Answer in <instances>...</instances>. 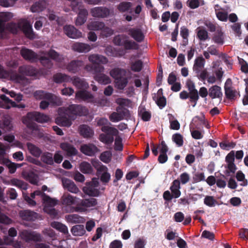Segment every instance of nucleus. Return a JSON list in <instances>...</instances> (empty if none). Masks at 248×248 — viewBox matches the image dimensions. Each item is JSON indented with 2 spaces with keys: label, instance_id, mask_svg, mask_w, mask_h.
<instances>
[{
  "label": "nucleus",
  "instance_id": "1",
  "mask_svg": "<svg viewBox=\"0 0 248 248\" xmlns=\"http://www.w3.org/2000/svg\"><path fill=\"white\" fill-rule=\"evenodd\" d=\"M25 200L30 206H34L36 202L33 199H35V197H40L44 204V211L49 214L52 217H57L58 213L54 207L58 203V201L56 199L51 198L46 196L40 190H36L31 194V197L23 193Z\"/></svg>",
  "mask_w": 248,
  "mask_h": 248
},
{
  "label": "nucleus",
  "instance_id": "2",
  "mask_svg": "<svg viewBox=\"0 0 248 248\" xmlns=\"http://www.w3.org/2000/svg\"><path fill=\"white\" fill-rule=\"evenodd\" d=\"M34 96L36 99L42 100L40 107L42 109H45L51 105H59L60 102V97L44 91L39 90L35 92Z\"/></svg>",
  "mask_w": 248,
  "mask_h": 248
},
{
  "label": "nucleus",
  "instance_id": "3",
  "mask_svg": "<svg viewBox=\"0 0 248 248\" xmlns=\"http://www.w3.org/2000/svg\"><path fill=\"white\" fill-rule=\"evenodd\" d=\"M20 53L22 56L26 60L32 62H35L39 60L44 66L50 69L52 66V63L51 60L45 56H41L40 54H37L32 51L31 50L23 48Z\"/></svg>",
  "mask_w": 248,
  "mask_h": 248
},
{
  "label": "nucleus",
  "instance_id": "4",
  "mask_svg": "<svg viewBox=\"0 0 248 248\" xmlns=\"http://www.w3.org/2000/svg\"><path fill=\"white\" fill-rule=\"evenodd\" d=\"M80 199L69 194H63L61 198L63 209L66 213L78 212Z\"/></svg>",
  "mask_w": 248,
  "mask_h": 248
},
{
  "label": "nucleus",
  "instance_id": "5",
  "mask_svg": "<svg viewBox=\"0 0 248 248\" xmlns=\"http://www.w3.org/2000/svg\"><path fill=\"white\" fill-rule=\"evenodd\" d=\"M12 16L10 13L1 12L0 13V37L2 38V35L5 30L6 29L10 32L16 33V23H8L5 25L6 22H8L12 18Z\"/></svg>",
  "mask_w": 248,
  "mask_h": 248
},
{
  "label": "nucleus",
  "instance_id": "6",
  "mask_svg": "<svg viewBox=\"0 0 248 248\" xmlns=\"http://www.w3.org/2000/svg\"><path fill=\"white\" fill-rule=\"evenodd\" d=\"M101 130L104 133L99 135V139L100 141L108 145L111 144L113 142V136H117L119 133L116 128L110 126H102Z\"/></svg>",
  "mask_w": 248,
  "mask_h": 248
},
{
  "label": "nucleus",
  "instance_id": "7",
  "mask_svg": "<svg viewBox=\"0 0 248 248\" xmlns=\"http://www.w3.org/2000/svg\"><path fill=\"white\" fill-rule=\"evenodd\" d=\"M49 120L48 116L37 111L29 112L26 117L23 118V123L28 127L31 126V122L33 121L43 123L47 122Z\"/></svg>",
  "mask_w": 248,
  "mask_h": 248
},
{
  "label": "nucleus",
  "instance_id": "8",
  "mask_svg": "<svg viewBox=\"0 0 248 248\" xmlns=\"http://www.w3.org/2000/svg\"><path fill=\"white\" fill-rule=\"evenodd\" d=\"M59 116L56 119L57 124L65 127H69L72 124V121L75 119V117L67 115L65 108H59L58 109Z\"/></svg>",
  "mask_w": 248,
  "mask_h": 248
},
{
  "label": "nucleus",
  "instance_id": "9",
  "mask_svg": "<svg viewBox=\"0 0 248 248\" xmlns=\"http://www.w3.org/2000/svg\"><path fill=\"white\" fill-rule=\"evenodd\" d=\"M114 43L117 46H123L126 49H137V45L133 41H129L124 35H118L113 39Z\"/></svg>",
  "mask_w": 248,
  "mask_h": 248
},
{
  "label": "nucleus",
  "instance_id": "10",
  "mask_svg": "<svg viewBox=\"0 0 248 248\" xmlns=\"http://www.w3.org/2000/svg\"><path fill=\"white\" fill-rule=\"evenodd\" d=\"M97 204L96 199L91 198L79 200V205H78V212L82 213L93 210Z\"/></svg>",
  "mask_w": 248,
  "mask_h": 248
},
{
  "label": "nucleus",
  "instance_id": "11",
  "mask_svg": "<svg viewBox=\"0 0 248 248\" xmlns=\"http://www.w3.org/2000/svg\"><path fill=\"white\" fill-rule=\"evenodd\" d=\"M130 116L129 111L126 108L119 106L116 108V112H113L110 115L109 120L113 123L118 122Z\"/></svg>",
  "mask_w": 248,
  "mask_h": 248
},
{
  "label": "nucleus",
  "instance_id": "12",
  "mask_svg": "<svg viewBox=\"0 0 248 248\" xmlns=\"http://www.w3.org/2000/svg\"><path fill=\"white\" fill-rule=\"evenodd\" d=\"M99 186L98 180L97 178H93L92 181L83 188L84 193L89 196L96 197L99 195V191L98 188Z\"/></svg>",
  "mask_w": 248,
  "mask_h": 248
},
{
  "label": "nucleus",
  "instance_id": "13",
  "mask_svg": "<svg viewBox=\"0 0 248 248\" xmlns=\"http://www.w3.org/2000/svg\"><path fill=\"white\" fill-rule=\"evenodd\" d=\"M65 110L67 115L73 116L75 117V118L77 115L85 116L89 113V111L86 107L75 104L70 105L67 108H65Z\"/></svg>",
  "mask_w": 248,
  "mask_h": 248
},
{
  "label": "nucleus",
  "instance_id": "14",
  "mask_svg": "<svg viewBox=\"0 0 248 248\" xmlns=\"http://www.w3.org/2000/svg\"><path fill=\"white\" fill-rule=\"evenodd\" d=\"M76 99L79 101H83L87 103L96 104V99L90 92L84 90H80L76 92Z\"/></svg>",
  "mask_w": 248,
  "mask_h": 248
},
{
  "label": "nucleus",
  "instance_id": "15",
  "mask_svg": "<svg viewBox=\"0 0 248 248\" xmlns=\"http://www.w3.org/2000/svg\"><path fill=\"white\" fill-rule=\"evenodd\" d=\"M18 26L23 31L27 38L30 39L35 38L36 35L33 31L32 26L27 20H21L19 23Z\"/></svg>",
  "mask_w": 248,
  "mask_h": 248
},
{
  "label": "nucleus",
  "instance_id": "16",
  "mask_svg": "<svg viewBox=\"0 0 248 248\" xmlns=\"http://www.w3.org/2000/svg\"><path fill=\"white\" fill-rule=\"evenodd\" d=\"M20 236L26 241H40L42 237L41 235L36 232H31L27 230H24L20 233Z\"/></svg>",
  "mask_w": 248,
  "mask_h": 248
},
{
  "label": "nucleus",
  "instance_id": "17",
  "mask_svg": "<svg viewBox=\"0 0 248 248\" xmlns=\"http://www.w3.org/2000/svg\"><path fill=\"white\" fill-rule=\"evenodd\" d=\"M91 13L93 16L105 18L109 15V10L105 7H96L91 9Z\"/></svg>",
  "mask_w": 248,
  "mask_h": 248
},
{
  "label": "nucleus",
  "instance_id": "18",
  "mask_svg": "<svg viewBox=\"0 0 248 248\" xmlns=\"http://www.w3.org/2000/svg\"><path fill=\"white\" fill-rule=\"evenodd\" d=\"M80 150L83 154L90 156H93L99 151L98 148L91 143L81 145Z\"/></svg>",
  "mask_w": 248,
  "mask_h": 248
},
{
  "label": "nucleus",
  "instance_id": "19",
  "mask_svg": "<svg viewBox=\"0 0 248 248\" xmlns=\"http://www.w3.org/2000/svg\"><path fill=\"white\" fill-rule=\"evenodd\" d=\"M65 33L70 38L78 39L82 37V33L73 26L66 25L63 28Z\"/></svg>",
  "mask_w": 248,
  "mask_h": 248
},
{
  "label": "nucleus",
  "instance_id": "20",
  "mask_svg": "<svg viewBox=\"0 0 248 248\" xmlns=\"http://www.w3.org/2000/svg\"><path fill=\"white\" fill-rule=\"evenodd\" d=\"M62 182L63 188L68 191L74 194L78 193L79 192L78 188L72 180L66 178H62Z\"/></svg>",
  "mask_w": 248,
  "mask_h": 248
},
{
  "label": "nucleus",
  "instance_id": "21",
  "mask_svg": "<svg viewBox=\"0 0 248 248\" xmlns=\"http://www.w3.org/2000/svg\"><path fill=\"white\" fill-rule=\"evenodd\" d=\"M62 151L68 156L75 155L78 153V150L71 144L64 142L60 145Z\"/></svg>",
  "mask_w": 248,
  "mask_h": 248
},
{
  "label": "nucleus",
  "instance_id": "22",
  "mask_svg": "<svg viewBox=\"0 0 248 248\" xmlns=\"http://www.w3.org/2000/svg\"><path fill=\"white\" fill-rule=\"evenodd\" d=\"M72 48L74 51L79 53H87L92 49L90 45L79 42L74 43L72 45Z\"/></svg>",
  "mask_w": 248,
  "mask_h": 248
},
{
  "label": "nucleus",
  "instance_id": "23",
  "mask_svg": "<svg viewBox=\"0 0 248 248\" xmlns=\"http://www.w3.org/2000/svg\"><path fill=\"white\" fill-rule=\"evenodd\" d=\"M88 60L89 62L93 64H106L108 62V59L101 55L93 54L89 56Z\"/></svg>",
  "mask_w": 248,
  "mask_h": 248
},
{
  "label": "nucleus",
  "instance_id": "24",
  "mask_svg": "<svg viewBox=\"0 0 248 248\" xmlns=\"http://www.w3.org/2000/svg\"><path fill=\"white\" fill-rule=\"evenodd\" d=\"M79 132L84 138H91L94 135V131L92 128L86 124H82L79 127Z\"/></svg>",
  "mask_w": 248,
  "mask_h": 248
},
{
  "label": "nucleus",
  "instance_id": "25",
  "mask_svg": "<svg viewBox=\"0 0 248 248\" xmlns=\"http://www.w3.org/2000/svg\"><path fill=\"white\" fill-rule=\"evenodd\" d=\"M72 84L78 89L86 90L89 88L88 83L83 78L74 77L71 80Z\"/></svg>",
  "mask_w": 248,
  "mask_h": 248
},
{
  "label": "nucleus",
  "instance_id": "26",
  "mask_svg": "<svg viewBox=\"0 0 248 248\" xmlns=\"http://www.w3.org/2000/svg\"><path fill=\"white\" fill-rule=\"evenodd\" d=\"M224 88L227 97L230 99H234L237 92L232 87V81L230 79L227 80L225 83Z\"/></svg>",
  "mask_w": 248,
  "mask_h": 248
},
{
  "label": "nucleus",
  "instance_id": "27",
  "mask_svg": "<svg viewBox=\"0 0 248 248\" xmlns=\"http://www.w3.org/2000/svg\"><path fill=\"white\" fill-rule=\"evenodd\" d=\"M94 79L99 84L102 85H107L111 82V78L103 72H98L94 76Z\"/></svg>",
  "mask_w": 248,
  "mask_h": 248
},
{
  "label": "nucleus",
  "instance_id": "28",
  "mask_svg": "<svg viewBox=\"0 0 248 248\" xmlns=\"http://www.w3.org/2000/svg\"><path fill=\"white\" fill-rule=\"evenodd\" d=\"M83 65V62L82 61H73L68 64L66 69L70 72L76 73Z\"/></svg>",
  "mask_w": 248,
  "mask_h": 248
},
{
  "label": "nucleus",
  "instance_id": "29",
  "mask_svg": "<svg viewBox=\"0 0 248 248\" xmlns=\"http://www.w3.org/2000/svg\"><path fill=\"white\" fill-rule=\"evenodd\" d=\"M20 217L22 219L28 221H33L38 217V214L30 210H23L19 212Z\"/></svg>",
  "mask_w": 248,
  "mask_h": 248
},
{
  "label": "nucleus",
  "instance_id": "30",
  "mask_svg": "<svg viewBox=\"0 0 248 248\" xmlns=\"http://www.w3.org/2000/svg\"><path fill=\"white\" fill-rule=\"evenodd\" d=\"M126 71L125 69L115 67L109 71L110 76L115 80L125 76Z\"/></svg>",
  "mask_w": 248,
  "mask_h": 248
},
{
  "label": "nucleus",
  "instance_id": "31",
  "mask_svg": "<svg viewBox=\"0 0 248 248\" xmlns=\"http://www.w3.org/2000/svg\"><path fill=\"white\" fill-rule=\"evenodd\" d=\"M65 219L69 223H83L85 221V219L77 214L68 215L65 216Z\"/></svg>",
  "mask_w": 248,
  "mask_h": 248
},
{
  "label": "nucleus",
  "instance_id": "32",
  "mask_svg": "<svg viewBox=\"0 0 248 248\" xmlns=\"http://www.w3.org/2000/svg\"><path fill=\"white\" fill-rule=\"evenodd\" d=\"M180 182L179 180H175L173 181L172 184L170 187L172 194L175 198H178L181 195Z\"/></svg>",
  "mask_w": 248,
  "mask_h": 248
},
{
  "label": "nucleus",
  "instance_id": "33",
  "mask_svg": "<svg viewBox=\"0 0 248 248\" xmlns=\"http://www.w3.org/2000/svg\"><path fill=\"white\" fill-rule=\"evenodd\" d=\"M219 6L217 4L215 6V10L216 12V15L218 20L225 22L227 21L228 16L227 12L224 11L223 9H219Z\"/></svg>",
  "mask_w": 248,
  "mask_h": 248
},
{
  "label": "nucleus",
  "instance_id": "34",
  "mask_svg": "<svg viewBox=\"0 0 248 248\" xmlns=\"http://www.w3.org/2000/svg\"><path fill=\"white\" fill-rule=\"evenodd\" d=\"M128 34L138 42H140L143 39V35L139 29H130L128 30Z\"/></svg>",
  "mask_w": 248,
  "mask_h": 248
},
{
  "label": "nucleus",
  "instance_id": "35",
  "mask_svg": "<svg viewBox=\"0 0 248 248\" xmlns=\"http://www.w3.org/2000/svg\"><path fill=\"white\" fill-rule=\"evenodd\" d=\"M209 95L213 99L221 97L222 93L220 87L217 85L211 87L209 90Z\"/></svg>",
  "mask_w": 248,
  "mask_h": 248
},
{
  "label": "nucleus",
  "instance_id": "36",
  "mask_svg": "<svg viewBox=\"0 0 248 248\" xmlns=\"http://www.w3.org/2000/svg\"><path fill=\"white\" fill-rule=\"evenodd\" d=\"M46 2L44 0L36 2L31 8L32 13H39L46 8Z\"/></svg>",
  "mask_w": 248,
  "mask_h": 248
},
{
  "label": "nucleus",
  "instance_id": "37",
  "mask_svg": "<svg viewBox=\"0 0 248 248\" xmlns=\"http://www.w3.org/2000/svg\"><path fill=\"white\" fill-rule=\"evenodd\" d=\"M71 79V78L65 74L57 73L53 76V80L57 83L70 82Z\"/></svg>",
  "mask_w": 248,
  "mask_h": 248
},
{
  "label": "nucleus",
  "instance_id": "38",
  "mask_svg": "<svg viewBox=\"0 0 248 248\" xmlns=\"http://www.w3.org/2000/svg\"><path fill=\"white\" fill-rule=\"evenodd\" d=\"M205 64V60L202 57L196 58L193 65V70L196 73H199L202 70Z\"/></svg>",
  "mask_w": 248,
  "mask_h": 248
},
{
  "label": "nucleus",
  "instance_id": "39",
  "mask_svg": "<svg viewBox=\"0 0 248 248\" xmlns=\"http://www.w3.org/2000/svg\"><path fill=\"white\" fill-rule=\"evenodd\" d=\"M138 114L144 121H149L151 119V113L142 105L139 107Z\"/></svg>",
  "mask_w": 248,
  "mask_h": 248
},
{
  "label": "nucleus",
  "instance_id": "40",
  "mask_svg": "<svg viewBox=\"0 0 248 248\" xmlns=\"http://www.w3.org/2000/svg\"><path fill=\"white\" fill-rule=\"evenodd\" d=\"M104 27V23L98 21H92L88 24L89 30L101 31Z\"/></svg>",
  "mask_w": 248,
  "mask_h": 248
},
{
  "label": "nucleus",
  "instance_id": "41",
  "mask_svg": "<svg viewBox=\"0 0 248 248\" xmlns=\"http://www.w3.org/2000/svg\"><path fill=\"white\" fill-rule=\"evenodd\" d=\"M79 170L82 173L85 174H91L93 171L91 165L86 161H83L80 164Z\"/></svg>",
  "mask_w": 248,
  "mask_h": 248
},
{
  "label": "nucleus",
  "instance_id": "42",
  "mask_svg": "<svg viewBox=\"0 0 248 248\" xmlns=\"http://www.w3.org/2000/svg\"><path fill=\"white\" fill-rule=\"evenodd\" d=\"M224 35L220 29H217V31L213 37V41L218 45L224 43Z\"/></svg>",
  "mask_w": 248,
  "mask_h": 248
},
{
  "label": "nucleus",
  "instance_id": "43",
  "mask_svg": "<svg viewBox=\"0 0 248 248\" xmlns=\"http://www.w3.org/2000/svg\"><path fill=\"white\" fill-rule=\"evenodd\" d=\"M71 232L75 236H82L86 232L84 227L82 225H77L73 226L71 228Z\"/></svg>",
  "mask_w": 248,
  "mask_h": 248
},
{
  "label": "nucleus",
  "instance_id": "44",
  "mask_svg": "<svg viewBox=\"0 0 248 248\" xmlns=\"http://www.w3.org/2000/svg\"><path fill=\"white\" fill-rule=\"evenodd\" d=\"M51 226L53 228L58 230L59 231L64 234H67L68 233V230L67 226L59 222H52L51 223Z\"/></svg>",
  "mask_w": 248,
  "mask_h": 248
},
{
  "label": "nucleus",
  "instance_id": "45",
  "mask_svg": "<svg viewBox=\"0 0 248 248\" xmlns=\"http://www.w3.org/2000/svg\"><path fill=\"white\" fill-rule=\"evenodd\" d=\"M116 87L120 90L124 89L128 84V78L125 77H122L115 80Z\"/></svg>",
  "mask_w": 248,
  "mask_h": 248
},
{
  "label": "nucleus",
  "instance_id": "46",
  "mask_svg": "<svg viewBox=\"0 0 248 248\" xmlns=\"http://www.w3.org/2000/svg\"><path fill=\"white\" fill-rule=\"evenodd\" d=\"M85 69L88 72H93L95 75L96 73L104 72V67L103 66H93L91 64H87L85 66Z\"/></svg>",
  "mask_w": 248,
  "mask_h": 248
},
{
  "label": "nucleus",
  "instance_id": "47",
  "mask_svg": "<svg viewBox=\"0 0 248 248\" xmlns=\"http://www.w3.org/2000/svg\"><path fill=\"white\" fill-rule=\"evenodd\" d=\"M12 124L10 120L5 118L2 121L0 120V128L6 131H10L12 129Z\"/></svg>",
  "mask_w": 248,
  "mask_h": 248
},
{
  "label": "nucleus",
  "instance_id": "48",
  "mask_svg": "<svg viewBox=\"0 0 248 248\" xmlns=\"http://www.w3.org/2000/svg\"><path fill=\"white\" fill-rule=\"evenodd\" d=\"M236 178L238 182H240V185L243 186H246L248 185V180L245 178V174L240 170L237 172Z\"/></svg>",
  "mask_w": 248,
  "mask_h": 248
},
{
  "label": "nucleus",
  "instance_id": "49",
  "mask_svg": "<svg viewBox=\"0 0 248 248\" xmlns=\"http://www.w3.org/2000/svg\"><path fill=\"white\" fill-rule=\"evenodd\" d=\"M101 169L103 171V173L101 176L100 180L103 183H107L110 179V174L107 172L108 168L106 167L102 166Z\"/></svg>",
  "mask_w": 248,
  "mask_h": 248
},
{
  "label": "nucleus",
  "instance_id": "50",
  "mask_svg": "<svg viewBox=\"0 0 248 248\" xmlns=\"http://www.w3.org/2000/svg\"><path fill=\"white\" fill-rule=\"evenodd\" d=\"M27 146L30 152L33 155L36 157L39 156L41 154V151L38 147L31 143H28Z\"/></svg>",
  "mask_w": 248,
  "mask_h": 248
},
{
  "label": "nucleus",
  "instance_id": "51",
  "mask_svg": "<svg viewBox=\"0 0 248 248\" xmlns=\"http://www.w3.org/2000/svg\"><path fill=\"white\" fill-rule=\"evenodd\" d=\"M23 175L26 177L27 180H28L33 185L38 184L39 182L38 176L33 172L29 173L27 176H25L24 173H23Z\"/></svg>",
  "mask_w": 248,
  "mask_h": 248
},
{
  "label": "nucleus",
  "instance_id": "52",
  "mask_svg": "<svg viewBox=\"0 0 248 248\" xmlns=\"http://www.w3.org/2000/svg\"><path fill=\"white\" fill-rule=\"evenodd\" d=\"M186 3L189 8L194 9L198 8L201 4H203V0H188Z\"/></svg>",
  "mask_w": 248,
  "mask_h": 248
},
{
  "label": "nucleus",
  "instance_id": "53",
  "mask_svg": "<svg viewBox=\"0 0 248 248\" xmlns=\"http://www.w3.org/2000/svg\"><path fill=\"white\" fill-rule=\"evenodd\" d=\"M218 62H214L213 63V68L216 69L214 73H215L217 78L218 80H220L223 75V71H222V69L221 67H217L216 68L217 66H218Z\"/></svg>",
  "mask_w": 248,
  "mask_h": 248
},
{
  "label": "nucleus",
  "instance_id": "54",
  "mask_svg": "<svg viewBox=\"0 0 248 248\" xmlns=\"http://www.w3.org/2000/svg\"><path fill=\"white\" fill-rule=\"evenodd\" d=\"M41 159L44 162L51 165L53 163V155L50 153H46L41 156Z\"/></svg>",
  "mask_w": 248,
  "mask_h": 248
},
{
  "label": "nucleus",
  "instance_id": "55",
  "mask_svg": "<svg viewBox=\"0 0 248 248\" xmlns=\"http://www.w3.org/2000/svg\"><path fill=\"white\" fill-rule=\"evenodd\" d=\"M132 6L130 2H122L118 6V10L122 13L128 11Z\"/></svg>",
  "mask_w": 248,
  "mask_h": 248
},
{
  "label": "nucleus",
  "instance_id": "56",
  "mask_svg": "<svg viewBox=\"0 0 248 248\" xmlns=\"http://www.w3.org/2000/svg\"><path fill=\"white\" fill-rule=\"evenodd\" d=\"M112 154L110 151H105L103 152L100 156V160L105 163H108L111 160Z\"/></svg>",
  "mask_w": 248,
  "mask_h": 248
},
{
  "label": "nucleus",
  "instance_id": "57",
  "mask_svg": "<svg viewBox=\"0 0 248 248\" xmlns=\"http://www.w3.org/2000/svg\"><path fill=\"white\" fill-rule=\"evenodd\" d=\"M197 36L201 41H205L208 38V32L202 28H198L197 31Z\"/></svg>",
  "mask_w": 248,
  "mask_h": 248
},
{
  "label": "nucleus",
  "instance_id": "58",
  "mask_svg": "<svg viewBox=\"0 0 248 248\" xmlns=\"http://www.w3.org/2000/svg\"><path fill=\"white\" fill-rule=\"evenodd\" d=\"M48 55L50 58L56 62H61L63 59L62 55H60L53 49L50 50L48 53Z\"/></svg>",
  "mask_w": 248,
  "mask_h": 248
},
{
  "label": "nucleus",
  "instance_id": "59",
  "mask_svg": "<svg viewBox=\"0 0 248 248\" xmlns=\"http://www.w3.org/2000/svg\"><path fill=\"white\" fill-rule=\"evenodd\" d=\"M172 139L178 146L181 147L183 144V138L182 136L179 133H176L172 135Z\"/></svg>",
  "mask_w": 248,
  "mask_h": 248
},
{
  "label": "nucleus",
  "instance_id": "60",
  "mask_svg": "<svg viewBox=\"0 0 248 248\" xmlns=\"http://www.w3.org/2000/svg\"><path fill=\"white\" fill-rule=\"evenodd\" d=\"M115 150L117 151H122L123 148L122 144V139L121 137L118 135L115 136Z\"/></svg>",
  "mask_w": 248,
  "mask_h": 248
},
{
  "label": "nucleus",
  "instance_id": "61",
  "mask_svg": "<svg viewBox=\"0 0 248 248\" xmlns=\"http://www.w3.org/2000/svg\"><path fill=\"white\" fill-rule=\"evenodd\" d=\"M189 97L190 101L194 102L193 107H195L196 105L197 101L199 98L198 91L196 90L193 91L189 92Z\"/></svg>",
  "mask_w": 248,
  "mask_h": 248
},
{
  "label": "nucleus",
  "instance_id": "62",
  "mask_svg": "<svg viewBox=\"0 0 248 248\" xmlns=\"http://www.w3.org/2000/svg\"><path fill=\"white\" fill-rule=\"evenodd\" d=\"M142 63L141 61L138 60L132 63L131 69L134 72H139L142 69Z\"/></svg>",
  "mask_w": 248,
  "mask_h": 248
},
{
  "label": "nucleus",
  "instance_id": "63",
  "mask_svg": "<svg viewBox=\"0 0 248 248\" xmlns=\"http://www.w3.org/2000/svg\"><path fill=\"white\" fill-rule=\"evenodd\" d=\"M193 180L195 183L205 181V178L204 173L201 172H196L193 177Z\"/></svg>",
  "mask_w": 248,
  "mask_h": 248
},
{
  "label": "nucleus",
  "instance_id": "64",
  "mask_svg": "<svg viewBox=\"0 0 248 248\" xmlns=\"http://www.w3.org/2000/svg\"><path fill=\"white\" fill-rule=\"evenodd\" d=\"M226 168L228 169V170H226L225 171V173L226 175L229 176L230 173H234L236 170V167L235 165L233 163H228L227 164Z\"/></svg>",
  "mask_w": 248,
  "mask_h": 248
}]
</instances>
